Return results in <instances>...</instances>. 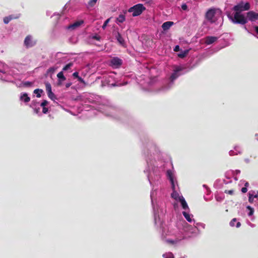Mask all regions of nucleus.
Wrapping results in <instances>:
<instances>
[{"instance_id":"nucleus-11","label":"nucleus","mask_w":258,"mask_h":258,"mask_svg":"<svg viewBox=\"0 0 258 258\" xmlns=\"http://www.w3.org/2000/svg\"><path fill=\"white\" fill-rule=\"evenodd\" d=\"M84 21L81 20L74 22L73 24L69 25L68 28L69 29L74 30L76 28L80 27L82 24L84 23Z\"/></svg>"},{"instance_id":"nucleus-39","label":"nucleus","mask_w":258,"mask_h":258,"mask_svg":"<svg viewBox=\"0 0 258 258\" xmlns=\"http://www.w3.org/2000/svg\"><path fill=\"white\" fill-rule=\"evenodd\" d=\"M166 241L168 243H170L171 244H173V243H174V241H173L172 240L167 239Z\"/></svg>"},{"instance_id":"nucleus-26","label":"nucleus","mask_w":258,"mask_h":258,"mask_svg":"<svg viewBox=\"0 0 258 258\" xmlns=\"http://www.w3.org/2000/svg\"><path fill=\"white\" fill-rule=\"evenodd\" d=\"M98 0H90L88 2V5L90 7H93Z\"/></svg>"},{"instance_id":"nucleus-31","label":"nucleus","mask_w":258,"mask_h":258,"mask_svg":"<svg viewBox=\"0 0 258 258\" xmlns=\"http://www.w3.org/2000/svg\"><path fill=\"white\" fill-rule=\"evenodd\" d=\"M48 101L47 100H44L41 103L40 105L42 107H45V106H46L48 104Z\"/></svg>"},{"instance_id":"nucleus-33","label":"nucleus","mask_w":258,"mask_h":258,"mask_svg":"<svg viewBox=\"0 0 258 258\" xmlns=\"http://www.w3.org/2000/svg\"><path fill=\"white\" fill-rule=\"evenodd\" d=\"M48 109L45 107H43V109H42V112L44 114H46L48 112Z\"/></svg>"},{"instance_id":"nucleus-24","label":"nucleus","mask_w":258,"mask_h":258,"mask_svg":"<svg viewBox=\"0 0 258 258\" xmlns=\"http://www.w3.org/2000/svg\"><path fill=\"white\" fill-rule=\"evenodd\" d=\"M73 63L72 62H70L68 64H67V65H66L62 69V71H67L71 67L73 66Z\"/></svg>"},{"instance_id":"nucleus-38","label":"nucleus","mask_w":258,"mask_h":258,"mask_svg":"<svg viewBox=\"0 0 258 258\" xmlns=\"http://www.w3.org/2000/svg\"><path fill=\"white\" fill-rule=\"evenodd\" d=\"M73 76L75 77V78H79V73L78 72H75L73 74Z\"/></svg>"},{"instance_id":"nucleus-27","label":"nucleus","mask_w":258,"mask_h":258,"mask_svg":"<svg viewBox=\"0 0 258 258\" xmlns=\"http://www.w3.org/2000/svg\"><path fill=\"white\" fill-rule=\"evenodd\" d=\"M163 257L165 258H174L173 254L171 253H168L163 254Z\"/></svg>"},{"instance_id":"nucleus-8","label":"nucleus","mask_w":258,"mask_h":258,"mask_svg":"<svg viewBox=\"0 0 258 258\" xmlns=\"http://www.w3.org/2000/svg\"><path fill=\"white\" fill-rule=\"evenodd\" d=\"M247 20L253 22L258 20V13L253 11H249L247 13Z\"/></svg>"},{"instance_id":"nucleus-18","label":"nucleus","mask_w":258,"mask_h":258,"mask_svg":"<svg viewBox=\"0 0 258 258\" xmlns=\"http://www.w3.org/2000/svg\"><path fill=\"white\" fill-rule=\"evenodd\" d=\"M189 49H187L183 51L180 50L179 47L178 46V57L183 58L189 52Z\"/></svg>"},{"instance_id":"nucleus-48","label":"nucleus","mask_w":258,"mask_h":258,"mask_svg":"<svg viewBox=\"0 0 258 258\" xmlns=\"http://www.w3.org/2000/svg\"><path fill=\"white\" fill-rule=\"evenodd\" d=\"M235 172H236V174H239V173H240V170H236L235 171Z\"/></svg>"},{"instance_id":"nucleus-52","label":"nucleus","mask_w":258,"mask_h":258,"mask_svg":"<svg viewBox=\"0 0 258 258\" xmlns=\"http://www.w3.org/2000/svg\"><path fill=\"white\" fill-rule=\"evenodd\" d=\"M178 72H179V71H180V69H179V66H178Z\"/></svg>"},{"instance_id":"nucleus-2","label":"nucleus","mask_w":258,"mask_h":258,"mask_svg":"<svg viewBox=\"0 0 258 258\" xmlns=\"http://www.w3.org/2000/svg\"><path fill=\"white\" fill-rule=\"evenodd\" d=\"M222 13L220 9L213 8L209 9L206 13V18L211 23L216 22L222 17Z\"/></svg>"},{"instance_id":"nucleus-41","label":"nucleus","mask_w":258,"mask_h":258,"mask_svg":"<svg viewBox=\"0 0 258 258\" xmlns=\"http://www.w3.org/2000/svg\"><path fill=\"white\" fill-rule=\"evenodd\" d=\"M71 85H72L71 83H67L66 84V88H68L70 87Z\"/></svg>"},{"instance_id":"nucleus-45","label":"nucleus","mask_w":258,"mask_h":258,"mask_svg":"<svg viewBox=\"0 0 258 258\" xmlns=\"http://www.w3.org/2000/svg\"><path fill=\"white\" fill-rule=\"evenodd\" d=\"M62 81H60V80L58 79V85L60 86L62 84Z\"/></svg>"},{"instance_id":"nucleus-44","label":"nucleus","mask_w":258,"mask_h":258,"mask_svg":"<svg viewBox=\"0 0 258 258\" xmlns=\"http://www.w3.org/2000/svg\"><path fill=\"white\" fill-rule=\"evenodd\" d=\"M240 225H241V224H240V223L239 222H237L236 223V227H240Z\"/></svg>"},{"instance_id":"nucleus-10","label":"nucleus","mask_w":258,"mask_h":258,"mask_svg":"<svg viewBox=\"0 0 258 258\" xmlns=\"http://www.w3.org/2000/svg\"><path fill=\"white\" fill-rule=\"evenodd\" d=\"M110 63L112 66L119 67L122 64V60L117 57H114L111 59Z\"/></svg>"},{"instance_id":"nucleus-29","label":"nucleus","mask_w":258,"mask_h":258,"mask_svg":"<svg viewBox=\"0 0 258 258\" xmlns=\"http://www.w3.org/2000/svg\"><path fill=\"white\" fill-rule=\"evenodd\" d=\"M181 9L183 11H187L188 10V7L186 4H183L181 6Z\"/></svg>"},{"instance_id":"nucleus-21","label":"nucleus","mask_w":258,"mask_h":258,"mask_svg":"<svg viewBox=\"0 0 258 258\" xmlns=\"http://www.w3.org/2000/svg\"><path fill=\"white\" fill-rule=\"evenodd\" d=\"M43 92V90L42 89H36L34 90V93L36 94V97L37 98H40L41 97V93Z\"/></svg>"},{"instance_id":"nucleus-12","label":"nucleus","mask_w":258,"mask_h":258,"mask_svg":"<svg viewBox=\"0 0 258 258\" xmlns=\"http://www.w3.org/2000/svg\"><path fill=\"white\" fill-rule=\"evenodd\" d=\"M218 38L215 36H207L205 38V42L207 45H210L215 42Z\"/></svg>"},{"instance_id":"nucleus-46","label":"nucleus","mask_w":258,"mask_h":258,"mask_svg":"<svg viewBox=\"0 0 258 258\" xmlns=\"http://www.w3.org/2000/svg\"><path fill=\"white\" fill-rule=\"evenodd\" d=\"M176 202H174V204H173V206H174V208L175 210H176Z\"/></svg>"},{"instance_id":"nucleus-40","label":"nucleus","mask_w":258,"mask_h":258,"mask_svg":"<svg viewBox=\"0 0 258 258\" xmlns=\"http://www.w3.org/2000/svg\"><path fill=\"white\" fill-rule=\"evenodd\" d=\"M254 29L255 32L258 35V26H254Z\"/></svg>"},{"instance_id":"nucleus-23","label":"nucleus","mask_w":258,"mask_h":258,"mask_svg":"<svg viewBox=\"0 0 258 258\" xmlns=\"http://www.w3.org/2000/svg\"><path fill=\"white\" fill-rule=\"evenodd\" d=\"M56 69H57L56 67H50L47 71V74H49V73L53 74Z\"/></svg>"},{"instance_id":"nucleus-7","label":"nucleus","mask_w":258,"mask_h":258,"mask_svg":"<svg viewBox=\"0 0 258 258\" xmlns=\"http://www.w3.org/2000/svg\"><path fill=\"white\" fill-rule=\"evenodd\" d=\"M46 90L47 92L48 97L52 100L56 99V97L51 90V86L48 82L45 83Z\"/></svg>"},{"instance_id":"nucleus-22","label":"nucleus","mask_w":258,"mask_h":258,"mask_svg":"<svg viewBox=\"0 0 258 258\" xmlns=\"http://www.w3.org/2000/svg\"><path fill=\"white\" fill-rule=\"evenodd\" d=\"M14 18L11 15L8 17H6L4 18V22L6 24H8Z\"/></svg>"},{"instance_id":"nucleus-6","label":"nucleus","mask_w":258,"mask_h":258,"mask_svg":"<svg viewBox=\"0 0 258 258\" xmlns=\"http://www.w3.org/2000/svg\"><path fill=\"white\" fill-rule=\"evenodd\" d=\"M178 203H180V206L183 211H190V209L182 196H179L178 195Z\"/></svg>"},{"instance_id":"nucleus-51","label":"nucleus","mask_w":258,"mask_h":258,"mask_svg":"<svg viewBox=\"0 0 258 258\" xmlns=\"http://www.w3.org/2000/svg\"><path fill=\"white\" fill-rule=\"evenodd\" d=\"M256 8L258 9V1H257L256 3Z\"/></svg>"},{"instance_id":"nucleus-37","label":"nucleus","mask_w":258,"mask_h":258,"mask_svg":"<svg viewBox=\"0 0 258 258\" xmlns=\"http://www.w3.org/2000/svg\"><path fill=\"white\" fill-rule=\"evenodd\" d=\"M247 187H243L241 188V191L243 193H245L247 192Z\"/></svg>"},{"instance_id":"nucleus-14","label":"nucleus","mask_w":258,"mask_h":258,"mask_svg":"<svg viewBox=\"0 0 258 258\" xmlns=\"http://www.w3.org/2000/svg\"><path fill=\"white\" fill-rule=\"evenodd\" d=\"M241 153V150L238 146H235L234 147V150H230L229 152L230 156L236 155Z\"/></svg>"},{"instance_id":"nucleus-43","label":"nucleus","mask_w":258,"mask_h":258,"mask_svg":"<svg viewBox=\"0 0 258 258\" xmlns=\"http://www.w3.org/2000/svg\"><path fill=\"white\" fill-rule=\"evenodd\" d=\"M78 79L79 81L81 82H84L83 79L81 77H79V78H78Z\"/></svg>"},{"instance_id":"nucleus-47","label":"nucleus","mask_w":258,"mask_h":258,"mask_svg":"<svg viewBox=\"0 0 258 258\" xmlns=\"http://www.w3.org/2000/svg\"><path fill=\"white\" fill-rule=\"evenodd\" d=\"M248 185H249L248 183L247 182H246L244 184V186H245L244 187H247L248 186Z\"/></svg>"},{"instance_id":"nucleus-49","label":"nucleus","mask_w":258,"mask_h":258,"mask_svg":"<svg viewBox=\"0 0 258 258\" xmlns=\"http://www.w3.org/2000/svg\"><path fill=\"white\" fill-rule=\"evenodd\" d=\"M35 111L36 113H37L39 111V109H35Z\"/></svg>"},{"instance_id":"nucleus-4","label":"nucleus","mask_w":258,"mask_h":258,"mask_svg":"<svg viewBox=\"0 0 258 258\" xmlns=\"http://www.w3.org/2000/svg\"><path fill=\"white\" fill-rule=\"evenodd\" d=\"M167 174L168 176V178L170 180V181L171 184V188L173 190L172 193L171 194V197L174 199L175 201L177 200V193L175 190V185L174 182L173 178L172 176V174L171 171H167Z\"/></svg>"},{"instance_id":"nucleus-20","label":"nucleus","mask_w":258,"mask_h":258,"mask_svg":"<svg viewBox=\"0 0 258 258\" xmlns=\"http://www.w3.org/2000/svg\"><path fill=\"white\" fill-rule=\"evenodd\" d=\"M57 77L60 81H64L66 80V77L63 75L62 72H60L57 75Z\"/></svg>"},{"instance_id":"nucleus-30","label":"nucleus","mask_w":258,"mask_h":258,"mask_svg":"<svg viewBox=\"0 0 258 258\" xmlns=\"http://www.w3.org/2000/svg\"><path fill=\"white\" fill-rule=\"evenodd\" d=\"M236 221H237V220H236V218H234V219H233L231 221V222H230V226H232V227L234 226H235V223L236 222Z\"/></svg>"},{"instance_id":"nucleus-19","label":"nucleus","mask_w":258,"mask_h":258,"mask_svg":"<svg viewBox=\"0 0 258 258\" xmlns=\"http://www.w3.org/2000/svg\"><path fill=\"white\" fill-rule=\"evenodd\" d=\"M127 13V11H123L124 15L120 14L117 18L116 20L119 23H123L125 20V14Z\"/></svg>"},{"instance_id":"nucleus-1","label":"nucleus","mask_w":258,"mask_h":258,"mask_svg":"<svg viewBox=\"0 0 258 258\" xmlns=\"http://www.w3.org/2000/svg\"><path fill=\"white\" fill-rule=\"evenodd\" d=\"M249 9L250 5L248 3L240 2L233 7V9L235 11L234 15L229 14L227 16L233 23L244 25L247 23V19L243 14H241V12L248 10Z\"/></svg>"},{"instance_id":"nucleus-5","label":"nucleus","mask_w":258,"mask_h":258,"mask_svg":"<svg viewBox=\"0 0 258 258\" xmlns=\"http://www.w3.org/2000/svg\"><path fill=\"white\" fill-rule=\"evenodd\" d=\"M36 42L33 40L32 36L29 35H27L24 40V45L27 48L31 47L35 45Z\"/></svg>"},{"instance_id":"nucleus-13","label":"nucleus","mask_w":258,"mask_h":258,"mask_svg":"<svg viewBox=\"0 0 258 258\" xmlns=\"http://www.w3.org/2000/svg\"><path fill=\"white\" fill-rule=\"evenodd\" d=\"M115 38L117 39L118 43L122 46H124L125 44V41L123 37L121 36L120 33L119 32H117L115 35Z\"/></svg>"},{"instance_id":"nucleus-50","label":"nucleus","mask_w":258,"mask_h":258,"mask_svg":"<svg viewBox=\"0 0 258 258\" xmlns=\"http://www.w3.org/2000/svg\"><path fill=\"white\" fill-rule=\"evenodd\" d=\"M245 161L247 162V163H248L249 162V160L248 159H245Z\"/></svg>"},{"instance_id":"nucleus-3","label":"nucleus","mask_w":258,"mask_h":258,"mask_svg":"<svg viewBox=\"0 0 258 258\" xmlns=\"http://www.w3.org/2000/svg\"><path fill=\"white\" fill-rule=\"evenodd\" d=\"M145 10L146 8L143 4H138L131 7L127 12L132 13V16L136 17L140 15Z\"/></svg>"},{"instance_id":"nucleus-16","label":"nucleus","mask_w":258,"mask_h":258,"mask_svg":"<svg viewBox=\"0 0 258 258\" xmlns=\"http://www.w3.org/2000/svg\"><path fill=\"white\" fill-rule=\"evenodd\" d=\"M177 78V67H175L174 72L170 77V83H173Z\"/></svg>"},{"instance_id":"nucleus-53","label":"nucleus","mask_w":258,"mask_h":258,"mask_svg":"<svg viewBox=\"0 0 258 258\" xmlns=\"http://www.w3.org/2000/svg\"><path fill=\"white\" fill-rule=\"evenodd\" d=\"M235 180H237V178L236 177L235 178Z\"/></svg>"},{"instance_id":"nucleus-36","label":"nucleus","mask_w":258,"mask_h":258,"mask_svg":"<svg viewBox=\"0 0 258 258\" xmlns=\"http://www.w3.org/2000/svg\"><path fill=\"white\" fill-rule=\"evenodd\" d=\"M31 84H32V83L30 82H26L24 84V85L27 87L30 86L31 85Z\"/></svg>"},{"instance_id":"nucleus-15","label":"nucleus","mask_w":258,"mask_h":258,"mask_svg":"<svg viewBox=\"0 0 258 258\" xmlns=\"http://www.w3.org/2000/svg\"><path fill=\"white\" fill-rule=\"evenodd\" d=\"M173 24V22L171 21H167L166 22H164L162 25V28L163 29L164 31H167L168 30L170 27Z\"/></svg>"},{"instance_id":"nucleus-17","label":"nucleus","mask_w":258,"mask_h":258,"mask_svg":"<svg viewBox=\"0 0 258 258\" xmlns=\"http://www.w3.org/2000/svg\"><path fill=\"white\" fill-rule=\"evenodd\" d=\"M20 99L21 101L24 102L25 103H28L30 101V98L28 96L26 93H24L21 94Z\"/></svg>"},{"instance_id":"nucleus-9","label":"nucleus","mask_w":258,"mask_h":258,"mask_svg":"<svg viewBox=\"0 0 258 258\" xmlns=\"http://www.w3.org/2000/svg\"><path fill=\"white\" fill-rule=\"evenodd\" d=\"M182 215L188 222L191 223L192 222H195V220L192 218L194 216L190 214V211H183L182 212Z\"/></svg>"},{"instance_id":"nucleus-42","label":"nucleus","mask_w":258,"mask_h":258,"mask_svg":"<svg viewBox=\"0 0 258 258\" xmlns=\"http://www.w3.org/2000/svg\"><path fill=\"white\" fill-rule=\"evenodd\" d=\"M173 50L175 52H177V45L175 46V47H174Z\"/></svg>"},{"instance_id":"nucleus-28","label":"nucleus","mask_w":258,"mask_h":258,"mask_svg":"<svg viewBox=\"0 0 258 258\" xmlns=\"http://www.w3.org/2000/svg\"><path fill=\"white\" fill-rule=\"evenodd\" d=\"M110 18H108L107 19L104 23L103 25H102V28L103 29H105L108 24V23L110 21Z\"/></svg>"},{"instance_id":"nucleus-35","label":"nucleus","mask_w":258,"mask_h":258,"mask_svg":"<svg viewBox=\"0 0 258 258\" xmlns=\"http://www.w3.org/2000/svg\"><path fill=\"white\" fill-rule=\"evenodd\" d=\"M93 39L99 41L100 40V37L99 36L95 35L93 36Z\"/></svg>"},{"instance_id":"nucleus-25","label":"nucleus","mask_w":258,"mask_h":258,"mask_svg":"<svg viewBox=\"0 0 258 258\" xmlns=\"http://www.w3.org/2000/svg\"><path fill=\"white\" fill-rule=\"evenodd\" d=\"M247 209H248L249 210V212H248V215L249 216H251L253 215V212H254V210L253 208H252L250 206H248L247 207Z\"/></svg>"},{"instance_id":"nucleus-34","label":"nucleus","mask_w":258,"mask_h":258,"mask_svg":"<svg viewBox=\"0 0 258 258\" xmlns=\"http://www.w3.org/2000/svg\"><path fill=\"white\" fill-rule=\"evenodd\" d=\"M225 192L227 193L229 195H232L234 193V190H226Z\"/></svg>"},{"instance_id":"nucleus-32","label":"nucleus","mask_w":258,"mask_h":258,"mask_svg":"<svg viewBox=\"0 0 258 258\" xmlns=\"http://www.w3.org/2000/svg\"><path fill=\"white\" fill-rule=\"evenodd\" d=\"M255 198L254 196L252 195L249 194L248 201L250 203H252L253 202V199Z\"/></svg>"}]
</instances>
